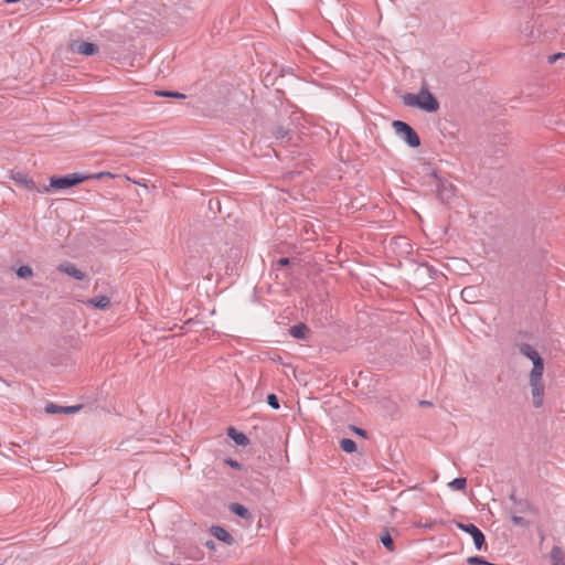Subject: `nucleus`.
I'll return each mask as SVG.
<instances>
[{
  "instance_id": "25",
  "label": "nucleus",
  "mask_w": 565,
  "mask_h": 565,
  "mask_svg": "<svg viewBox=\"0 0 565 565\" xmlns=\"http://www.w3.org/2000/svg\"><path fill=\"white\" fill-rule=\"evenodd\" d=\"M267 403L269 406H271L274 409H278L280 407L279 401L275 394H269L267 396Z\"/></svg>"
},
{
  "instance_id": "21",
  "label": "nucleus",
  "mask_w": 565,
  "mask_h": 565,
  "mask_svg": "<svg viewBox=\"0 0 565 565\" xmlns=\"http://www.w3.org/2000/svg\"><path fill=\"white\" fill-rule=\"evenodd\" d=\"M381 542L388 551H394V542L390 533H386L381 536Z\"/></svg>"
},
{
  "instance_id": "17",
  "label": "nucleus",
  "mask_w": 565,
  "mask_h": 565,
  "mask_svg": "<svg viewBox=\"0 0 565 565\" xmlns=\"http://www.w3.org/2000/svg\"><path fill=\"white\" fill-rule=\"evenodd\" d=\"M228 435L235 440L237 445L245 446L248 443V438L243 433H236L234 428L228 429Z\"/></svg>"
},
{
  "instance_id": "22",
  "label": "nucleus",
  "mask_w": 565,
  "mask_h": 565,
  "mask_svg": "<svg viewBox=\"0 0 565 565\" xmlns=\"http://www.w3.org/2000/svg\"><path fill=\"white\" fill-rule=\"evenodd\" d=\"M468 563L470 565H493L492 563L486 561L481 556H471V557L468 558Z\"/></svg>"
},
{
  "instance_id": "7",
  "label": "nucleus",
  "mask_w": 565,
  "mask_h": 565,
  "mask_svg": "<svg viewBox=\"0 0 565 565\" xmlns=\"http://www.w3.org/2000/svg\"><path fill=\"white\" fill-rule=\"evenodd\" d=\"M73 50L78 54L90 56L98 52V46L90 42H78L73 46Z\"/></svg>"
},
{
  "instance_id": "5",
  "label": "nucleus",
  "mask_w": 565,
  "mask_h": 565,
  "mask_svg": "<svg viewBox=\"0 0 565 565\" xmlns=\"http://www.w3.org/2000/svg\"><path fill=\"white\" fill-rule=\"evenodd\" d=\"M439 199L445 203H450L456 195V188L448 181H440L437 188Z\"/></svg>"
},
{
  "instance_id": "15",
  "label": "nucleus",
  "mask_w": 565,
  "mask_h": 565,
  "mask_svg": "<svg viewBox=\"0 0 565 565\" xmlns=\"http://www.w3.org/2000/svg\"><path fill=\"white\" fill-rule=\"evenodd\" d=\"M520 352L524 356L529 358L533 363L535 360H537V358H541L537 351L533 349L530 344H522L520 347Z\"/></svg>"
},
{
  "instance_id": "11",
  "label": "nucleus",
  "mask_w": 565,
  "mask_h": 565,
  "mask_svg": "<svg viewBox=\"0 0 565 565\" xmlns=\"http://www.w3.org/2000/svg\"><path fill=\"white\" fill-rule=\"evenodd\" d=\"M211 533L218 541H222L226 544L231 545L234 541L232 535L222 526H212Z\"/></svg>"
},
{
  "instance_id": "27",
  "label": "nucleus",
  "mask_w": 565,
  "mask_h": 565,
  "mask_svg": "<svg viewBox=\"0 0 565 565\" xmlns=\"http://www.w3.org/2000/svg\"><path fill=\"white\" fill-rule=\"evenodd\" d=\"M512 522H513L514 524H518V525H523V524H524V520H523V518H521V516H513V518H512Z\"/></svg>"
},
{
  "instance_id": "30",
  "label": "nucleus",
  "mask_w": 565,
  "mask_h": 565,
  "mask_svg": "<svg viewBox=\"0 0 565 565\" xmlns=\"http://www.w3.org/2000/svg\"><path fill=\"white\" fill-rule=\"evenodd\" d=\"M230 465L234 468L238 467V463L236 461H230Z\"/></svg>"
},
{
  "instance_id": "24",
  "label": "nucleus",
  "mask_w": 565,
  "mask_h": 565,
  "mask_svg": "<svg viewBox=\"0 0 565 565\" xmlns=\"http://www.w3.org/2000/svg\"><path fill=\"white\" fill-rule=\"evenodd\" d=\"M557 61H561L562 62V67H564L565 66V53H556V54H553V55L548 56V62L550 63H555Z\"/></svg>"
},
{
  "instance_id": "13",
  "label": "nucleus",
  "mask_w": 565,
  "mask_h": 565,
  "mask_svg": "<svg viewBox=\"0 0 565 565\" xmlns=\"http://www.w3.org/2000/svg\"><path fill=\"white\" fill-rule=\"evenodd\" d=\"M87 303L98 308V309H107L110 306V299L107 296H95L87 300Z\"/></svg>"
},
{
  "instance_id": "8",
  "label": "nucleus",
  "mask_w": 565,
  "mask_h": 565,
  "mask_svg": "<svg viewBox=\"0 0 565 565\" xmlns=\"http://www.w3.org/2000/svg\"><path fill=\"white\" fill-rule=\"evenodd\" d=\"M81 408H82V405L63 407V406H58L53 403H49L45 406V412L49 414H57V413L74 414V413L78 412Z\"/></svg>"
},
{
  "instance_id": "28",
  "label": "nucleus",
  "mask_w": 565,
  "mask_h": 565,
  "mask_svg": "<svg viewBox=\"0 0 565 565\" xmlns=\"http://www.w3.org/2000/svg\"><path fill=\"white\" fill-rule=\"evenodd\" d=\"M470 291H472L471 288H465L461 294H462V296H466Z\"/></svg>"
},
{
  "instance_id": "20",
  "label": "nucleus",
  "mask_w": 565,
  "mask_h": 565,
  "mask_svg": "<svg viewBox=\"0 0 565 565\" xmlns=\"http://www.w3.org/2000/svg\"><path fill=\"white\" fill-rule=\"evenodd\" d=\"M33 274L32 268L29 266H20L17 270V275L20 278H29Z\"/></svg>"
},
{
  "instance_id": "12",
  "label": "nucleus",
  "mask_w": 565,
  "mask_h": 565,
  "mask_svg": "<svg viewBox=\"0 0 565 565\" xmlns=\"http://www.w3.org/2000/svg\"><path fill=\"white\" fill-rule=\"evenodd\" d=\"M550 558L552 565H565V552L559 546L551 550Z\"/></svg>"
},
{
  "instance_id": "1",
  "label": "nucleus",
  "mask_w": 565,
  "mask_h": 565,
  "mask_svg": "<svg viewBox=\"0 0 565 565\" xmlns=\"http://www.w3.org/2000/svg\"><path fill=\"white\" fill-rule=\"evenodd\" d=\"M116 174L111 172H97V173H72L64 177H52L50 179V188L66 189L79 184L87 180H100L104 178L114 179Z\"/></svg>"
},
{
  "instance_id": "2",
  "label": "nucleus",
  "mask_w": 565,
  "mask_h": 565,
  "mask_svg": "<svg viewBox=\"0 0 565 565\" xmlns=\"http://www.w3.org/2000/svg\"><path fill=\"white\" fill-rule=\"evenodd\" d=\"M403 100L405 105L427 113H435L439 109L438 100L426 87H422L417 94H406Z\"/></svg>"
},
{
  "instance_id": "26",
  "label": "nucleus",
  "mask_w": 565,
  "mask_h": 565,
  "mask_svg": "<svg viewBox=\"0 0 565 565\" xmlns=\"http://www.w3.org/2000/svg\"><path fill=\"white\" fill-rule=\"evenodd\" d=\"M289 262H290V260H289V258H286V257H284V258H279V259L277 260V263H276V264H277V268H280V267L287 266V265L289 264Z\"/></svg>"
},
{
  "instance_id": "14",
  "label": "nucleus",
  "mask_w": 565,
  "mask_h": 565,
  "mask_svg": "<svg viewBox=\"0 0 565 565\" xmlns=\"http://www.w3.org/2000/svg\"><path fill=\"white\" fill-rule=\"evenodd\" d=\"M308 332H309V329L303 323H299V324L292 326L289 329L290 335L296 338V339H305L307 337Z\"/></svg>"
},
{
  "instance_id": "4",
  "label": "nucleus",
  "mask_w": 565,
  "mask_h": 565,
  "mask_svg": "<svg viewBox=\"0 0 565 565\" xmlns=\"http://www.w3.org/2000/svg\"><path fill=\"white\" fill-rule=\"evenodd\" d=\"M458 527L460 530H462L463 532H467L471 535L477 550H481L483 547V545L486 543V539H484L483 533L481 532V530L478 526H476L472 523H467V524L459 523Z\"/></svg>"
},
{
  "instance_id": "23",
  "label": "nucleus",
  "mask_w": 565,
  "mask_h": 565,
  "mask_svg": "<svg viewBox=\"0 0 565 565\" xmlns=\"http://www.w3.org/2000/svg\"><path fill=\"white\" fill-rule=\"evenodd\" d=\"M156 94L158 96H163V97H172V98H184L185 95L181 94V93H175V92H164V90H160V92H156Z\"/></svg>"
},
{
  "instance_id": "6",
  "label": "nucleus",
  "mask_w": 565,
  "mask_h": 565,
  "mask_svg": "<svg viewBox=\"0 0 565 565\" xmlns=\"http://www.w3.org/2000/svg\"><path fill=\"white\" fill-rule=\"evenodd\" d=\"M531 394H532V404L534 407L539 408L544 403V383L543 382H530Z\"/></svg>"
},
{
  "instance_id": "3",
  "label": "nucleus",
  "mask_w": 565,
  "mask_h": 565,
  "mask_svg": "<svg viewBox=\"0 0 565 565\" xmlns=\"http://www.w3.org/2000/svg\"><path fill=\"white\" fill-rule=\"evenodd\" d=\"M395 134L403 139L409 147L416 148L420 145L417 132L406 122L401 120L393 121Z\"/></svg>"
},
{
  "instance_id": "16",
  "label": "nucleus",
  "mask_w": 565,
  "mask_h": 565,
  "mask_svg": "<svg viewBox=\"0 0 565 565\" xmlns=\"http://www.w3.org/2000/svg\"><path fill=\"white\" fill-rule=\"evenodd\" d=\"M231 511L243 519H247L250 516L248 509L239 503H233L231 505Z\"/></svg>"
},
{
  "instance_id": "10",
  "label": "nucleus",
  "mask_w": 565,
  "mask_h": 565,
  "mask_svg": "<svg viewBox=\"0 0 565 565\" xmlns=\"http://www.w3.org/2000/svg\"><path fill=\"white\" fill-rule=\"evenodd\" d=\"M543 371L544 363L542 358H537V360L533 363V369L530 373V382H543Z\"/></svg>"
},
{
  "instance_id": "18",
  "label": "nucleus",
  "mask_w": 565,
  "mask_h": 565,
  "mask_svg": "<svg viewBox=\"0 0 565 565\" xmlns=\"http://www.w3.org/2000/svg\"><path fill=\"white\" fill-rule=\"evenodd\" d=\"M340 447L343 451L348 452V454H352L356 450V444L353 439H350V438H343L341 441H340Z\"/></svg>"
},
{
  "instance_id": "9",
  "label": "nucleus",
  "mask_w": 565,
  "mask_h": 565,
  "mask_svg": "<svg viewBox=\"0 0 565 565\" xmlns=\"http://www.w3.org/2000/svg\"><path fill=\"white\" fill-rule=\"evenodd\" d=\"M60 271L65 273L77 280L85 279L86 275L82 270L77 269L75 265L71 263L61 264L57 268Z\"/></svg>"
},
{
  "instance_id": "29",
  "label": "nucleus",
  "mask_w": 565,
  "mask_h": 565,
  "mask_svg": "<svg viewBox=\"0 0 565 565\" xmlns=\"http://www.w3.org/2000/svg\"><path fill=\"white\" fill-rule=\"evenodd\" d=\"M39 192H49L50 191V188L49 186H44L43 190H40L38 189Z\"/></svg>"
},
{
  "instance_id": "19",
  "label": "nucleus",
  "mask_w": 565,
  "mask_h": 565,
  "mask_svg": "<svg viewBox=\"0 0 565 565\" xmlns=\"http://www.w3.org/2000/svg\"><path fill=\"white\" fill-rule=\"evenodd\" d=\"M466 484H467L466 478H456L452 481H450L448 486L452 490L460 491V490H463L466 488Z\"/></svg>"
}]
</instances>
